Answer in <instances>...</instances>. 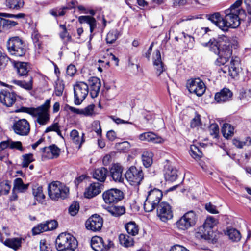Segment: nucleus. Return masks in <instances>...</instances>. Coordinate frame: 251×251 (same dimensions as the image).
Returning a JSON list of instances; mask_svg holds the SVG:
<instances>
[{
  "instance_id": "nucleus-15",
  "label": "nucleus",
  "mask_w": 251,
  "mask_h": 251,
  "mask_svg": "<svg viewBox=\"0 0 251 251\" xmlns=\"http://www.w3.org/2000/svg\"><path fill=\"white\" fill-rule=\"evenodd\" d=\"M240 58L238 57H232L230 61V66L227 67L224 66L221 70L224 73H226L227 71L229 75L233 78H235L238 75L239 73L241 70L240 67Z\"/></svg>"
},
{
  "instance_id": "nucleus-24",
  "label": "nucleus",
  "mask_w": 251,
  "mask_h": 251,
  "mask_svg": "<svg viewBox=\"0 0 251 251\" xmlns=\"http://www.w3.org/2000/svg\"><path fill=\"white\" fill-rule=\"evenodd\" d=\"M232 95V92L229 89L224 88L219 92L216 93L215 100L218 103H223L230 100Z\"/></svg>"
},
{
  "instance_id": "nucleus-2",
  "label": "nucleus",
  "mask_w": 251,
  "mask_h": 251,
  "mask_svg": "<svg viewBox=\"0 0 251 251\" xmlns=\"http://www.w3.org/2000/svg\"><path fill=\"white\" fill-rule=\"evenodd\" d=\"M50 107V100L47 99L44 104L36 107H22L19 111L25 112L36 118L35 122L40 126L47 125L50 120L49 110Z\"/></svg>"
},
{
  "instance_id": "nucleus-61",
  "label": "nucleus",
  "mask_w": 251,
  "mask_h": 251,
  "mask_svg": "<svg viewBox=\"0 0 251 251\" xmlns=\"http://www.w3.org/2000/svg\"><path fill=\"white\" fill-rule=\"evenodd\" d=\"M45 226H46L47 230H52L56 228L57 226V222L55 220H51L50 221H48L46 223H45Z\"/></svg>"
},
{
  "instance_id": "nucleus-3",
  "label": "nucleus",
  "mask_w": 251,
  "mask_h": 251,
  "mask_svg": "<svg viewBox=\"0 0 251 251\" xmlns=\"http://www.w3.org/2000/svg\"><path fill=\"white\" fill-rule=\"evenodd\" d=\"M219 47L221 50L220 57H218L215 63L217 65H224L227 62L232 54L230 48V40L227 36L222 35L217 38Z\"/></svg>"
},
{
  "instance_id": "nucleus-23",
  "label": "nucleus",
  "mask_w": 251,
  "mask_h": 251,
  "mask_svg": "<svg viewBox=\"0 0 251 251\" xmlns=\"http://www.w3.org/2000/svg\"><path fill=\"white\" fill-rule=\"evenodd\" d=\"M139 139L142 141L153 143H162L164 139L152 132H147L139 135Z\"/></svg>"
},
{
  "instance_id": "nucleus-34",
  "label": "nucleus",
  "mask_w": 251,
  "mask_h": 251,
  "mask_svg": "<svg viewBox=\"0 0 251 251\" xmlns=\"http://www.w3.org/2000/svg\"><path fill=\"white\" fill-rule=\"evenodd\" d=\"M22 238H13L6 239L4 242V244L16 251L21 246Z\"/></svg>"
},
{
  "instance_id": "nucleus-58",
  "label": "nucleus",
  "mask_w": 251,
  "mask_h": 251,
  "mask_svg": "<svg viewBox=\"0 0 251 251\" xmlns=\"http://www.w3.org/2000/svg\"><path fill=\"white\" fill-rule=\"evenodd\" d=\"M92 130L94 131L98 136L101 135V128L100 123L99 121H95L92 124Z\"/></svg>"
},
{
  "instance_id": "nucleus-64",
  "label": "nucleus",
  "mask_w": 251,
  "mask_h": 251,
  "mask_svg": "<svg viewBox=\"0 0 251 251\" xmlns=\"http://www.w3.org/2000/svg\"><path fill=\"white\" fill-rule=\"evenodd\" d=\"M201 123L200 115L197 114L191 122V126L195 127L199 126Z\"/></svg>"
},
{
  "instance_id": "nucleus-14",
  "label": "nucleus",
  "mask_w": 251,
  "mask_h": 251,
  "mask_svg": "<svg viewBox=\"0 0 251 251\" xmlns=\"http://www.w3.org/2000/svg\"><path fill=\"white\" fill-rule=\"evenodd\" d=\"M157 214L160 219L163 222H166L173 217L171 206L165 202H160L158 205Z\"/></svg>"
},
{
  "instance_id": "nucleus-6",
  "label": "nucleus",
  "mask_w": 251,
  "mask_h": 251,
  "mask_svg": "<svg viewBox=\"0 0 251 251\" xmlns=\"http://www.w3.org/2000/svg\"><path fill=\"white\" fill-rule=\"evenodd\" d=\"M69 192L68 188L58 181L53 182L48 186V195L52 200H58L59 198L64 199Z\"/></svg>"
},
{
  "instance_id": "nucleus-45",
  "label": "nucleus",
  "mask_w": 251,
  "mask_h": 251,
  "mask_svg": "<svg viewBox=\"0 0 251 251\" xmlns=\"http://www.w3.org/2000/svg\"><path fill=\"white\" fill-rule=\"evenodd\" d=\"M17 24L16 22L2 18H0V32L5 28L13 26Z\"/></svg>"
},
{
  "instance_id": "nucleus-47",
  "label": "nucleus",
  "mask_w": 251,
  "mask_h": 251,
  "mask_svg": "<svg viewBox=\"0 0 251 251\" xmlns=\"http://www.w3.org/2000/svg\"><path fill=\"white\" fill-rule=\"evenodd\" d=\"M22 162L21 165L23 168H27L29 164L34 160L32 153L25 154L22 156Z\"/></svg>"
},
{
  "instance_id": "nucleus-33",
  "label": "nucleus",
  "mask_w": 251,
  "mask_h": 251,
  "mask_svg": "<svg viewBox=\"0 0 251 251\" xmlns=\"http://www.w3.org/2000/svg\"><path fill=\"white\" fill-rule=\"evenodd\" d=\"M193 17V16H190L187 19H182L178 20L174 24V25L171 27L170 32L173 31V28L176 27V26H179L183 30L186 31H189L191 29H192L191 25L190 24L185 22L192 19Z\"/></svg>"
},
{
  "instance_id": "nucleus-60",
  "label": "nucleus",
  "mask_w": 251,
  "mask_h": 251,
  "mask_svg": "<svg viewBox=\"0 0 251 251\" xmlns=\"http://www.w3.org/2000/svg\"><path fill=\"white\" fill-rule=\"evenodd\" d=\"M68 8L67 7H63L62 10H57V9H52L50 11V13L54 17L58 16H63L65 14V10Z\"/></svg>"
},
{
  "instance_id": "nucleus-26",
  "label": "nucleus",
  "mask_w": 251,
  "mask_h": 251,
  "mask_svg": "<svg viewBox=\"0 0 251 251\" xmlns=\"http://www.w3.org/2000/svg\"><path fill=\"white\" fill-rule=\"evenodd\" d=\"M207 19L214 24L222 30L225 31L224 17H222L219 12H215L207 16Z\"/></svg>"
},
{
  "instance_id": "nucleus-46",
  "label": "nucleus",
  "mask_w": 251,
  "mask_h": 251,
  "mask_svg": "<svg viewBox=\"0 0 251 251\" xmlns=\"http://www.w3.org/2000/svg\"><path fill=\"white\" fill-rule=\"evenodd\" d=\"M109 212L113 216L119 217L124 214L126 211L123 206H112L109 208Z\"/></svg>"
},
{
  "instance_id": "nucleus-38",
  "label": "nucleus",
  "mask_w": 251,
  "mask_h": 251,
  "mask_svg": "<svg viewBox=\"0 0 251 251\" xmlns=\"http://www.w3.org/2000/svg\"><path fill=\"white\" fill-rule=\"evenodd\" d=\"M119 239L120 244L125 247H131L134 245L133 238L126 234H120Z\"/></svg>"
},
{
  "instance_id": "nucleus-44",
  "label": "nucleus",
  "mask_w": 251,
  "mask_h": 251,
  "mask_svg": "<svg viewBox=\"0 0 251 251\" xmlns=\"http://www.w3.org/2000/svg\"><path fill=\"white\" fill-rule=\"evenodd\" d=\"M59 27L62 30L59 33L60 38L66 42H71L72 41V37L68 32L66 25H60Z\"/></svg>"
},
{
  "instance_id": "nucleus-11",
  "label": "nucleus",
  "mask_w": 251,
  "mask_h": 251,
  "mask_svg": "<svg viewBox=\"0 0 251 251\" xmlns=\"http://www.w3.org/2000/svg\"><path fill=\"white\" fill-rule=\"evenodd\" d=\"M186 87L190 93H194L199 97L204 93L206 89L203 82L199 78L188 80Z\"/></svg>"
},
{
  "instance_id": "nucleus-53",
  "label": "nucleus",
  "mask_w": 251,
  "mask_h": 251,
  "mask_svg": "<svg viewBox=\"0 0 251 251\" xmlns=\"http://www.w3.org/2000/svg\"><path fill=\"white\" fill-rule=\"evenodd\" d=\"M10 188V185L8 183L4 182L0 183V196L8 194Z\"/></svg>"
},
{
  "instance_id": "nucleus-22",
  "label": "nucleus",
  "mask_w": 251,
  "mask_h": 251,
  "mask_svg": "<svg viewBox=\"0 0 251 251\" xmlns=\"http://www.w3.org/2000/svg\"><path fill=\"white\" fill-rule=\"evenodd\" d=\"M88 85L91 97L93 98L97 97L101 87L100 80L97 77H91L88 80Z\"/></svg>"
},
{
  "instance_id": "nucleus-41",
  "label": "nucleus",
  "mask_w": 251,
  "mask_h": 251,
  "mask_svg": "<svg viewBox=\"0 0 251 251\" xmlns=\"http://www.w3.org/2000/svg\"><path fill=\"white\" fill-rule=\"evenodd\" d=\"M13 82L27 90H30L32 89V77L30 76L28 77V81L27 82L14 80L13 81Z\"/></svg>"
},
{
  "instance_id": "nucleus-1",
  "label": "nucleus",
  "mask_w": 251,
  "mask_h": 251,
  "mask_svg": "<svg viewBox=\"0 0 251 251\" xmlns=\"http://www.w3.org/2000/svg\"><path fill=\"white\" fill-rule=\"evenodd\" d=\"M242 0H237L230 7L224 12L225 31H227L229 28H235L240 25V19L245 15V11L241 6Z\"/></svg>"
},
{
  "instance_id": "nucleus-8",
  "label": "nucleus",
  "mask_w": 251,
  "mask_h": 251,
  "mask_svg": "<svg viewBox=\"0 0 251 251\" xmlns=\"http://www.w3.org/2000/svg\"><path fill=\"white\" fill-rule=\"evenodd\" d=\"M197 220V216L193 211L186 212L176 222L177 227L181 230H185L194 226Z\"/></svg>"
},
{
  "instance_id": "nucleus-13",
  "label": "nucleus",
  "mask_w": 251,
  "mask_h": 251,
  "mask_svg": "<svg viewBox=\"0 0 251 251\" xmlns=\"http://www.w3.org/2000/svg\"><path fill=\"white\" fill-rule=\"evenodd\" d=\"M12 129L16 134L20 136H27L30 132V124L25 119H20L14 122Z\"/></svg>"
},
{
  "instance_id": "nucleus-30",
  "label": "nucleus",
  "mask_w": 251,
  "mask_h": 251,
  "mask_svg": "<svg viewBox=\"0 0 251 251\" xmlns=\"http://www.w3.org/2000/svg\"><path fill=\"white\" fill-rule=\"evenodd\" d=\"M108 174L107 168L100 167L94 170L93 173V178L97 180L103 182L105 181Z\"/></svg>"
},
{
  "instance_id": "nucleus-51",
  "label": "nucleus",
  "mask_w": 251,
  "mask_h": 251,
  "mask_svg": "<svg viewBox=\"0 0 251 251\" xmlns=\"http://www.w3.org/2000/svg\"><path fill=\"white\" fill-rule=\"evenodd\" d=\"M217 220L213 217L210 216L207 218L203 224L207 227V228L209 229L210 230H212V228L217 224Z\"/></svg>"
},
{
  "instance_id": "nucleus-54",
  "label": "nucleus",
  "mask_w": 251,
  "mask_h": 251,
  "mask_svg": "<svg viewBox=\"0 0 251 251\" xmlns=\"http://www.w3.org/2000/svg\"><path fill=\"white\" fill-rule=\"evenodd\" d=\"M182 34L184 37V42L187 44L188 48H192L194 42V37L185 33L184 31L182 32Z\"/></svg>"
},
{
  "instance_id": "nucleus-19",
  "label": "nucleus",
  "mask_w": 251,
  "mask_h": 251,
  "mask_svg": "<svg viewBox=\"0 0 251 251\" xmlns=\"http://www.w3.org/2000/svg\"><path fill=\"white\" fill-rule=\"evenodd\" d=\"M42 158L50 159L58 157L60 154V150L56 145H52L42 148Z\"/></svg>"
},
{
  "instance_id": "nucleus-48",
  "label": "nucleus",
  "mask_w": 251,
  "mask_h": 251,
  "mask_svg": "<svg viewBox=\"0 0 251 251\" xmlns=\"http://www.w3.org/2000/svg\"><path fill=\"white\" fill-rule=\"evenodd\" d=\"M119 35L117 30H112L109 32L106 36V41L108 44H112L118 38Z\"/></svg>"
},
{
  "instance_id": "nucleus-49",
  "label": "nucleus",
  "mask_w": 251,
  "mask_h": 251,
  "mask_svg": "<svg viewBox=\"0 0 251 251\" xmlns=\"http://www.w3.org/2000/svg\"><path fill=\"white\" fill-rule=\"evenodd\" d=\"M191 155L194 158H200L202 157L203 153L201 150L195 145L190 146Z\"/></svg>"
},
{
  "instance_id": "nucleus-39",
  "label": "nucleus",
  "mask_w": 251,
  "mask_h": 251,
  "mask_svg": "<svg viewBox=\"0 0 251 251\" xmlns=\"http://www.w3.org/2000/svg\"><path fill=\"white\" fill-rule=\"evenodd\" d=\"M205 46L208 47L210 49V50L215 54H217L219 56L218 57H220V52L221 51V50L219 47V44L218 42L217 39H211L209 40L208 43H205Z\"/></svg>"
},
{
  "instance_id": "nucleus-17",
  "label": "nucleus",
  "mask_w": 251,
  "mask_h": 251,
  "mask_svg": "<svg viewBox=\"0 0 251 251\" xmlns=\"http://www.w3.org/2000/svg\"><path fill=\"white\" fill-rule=\"evenodd\" d=\"M124 168L120 163H113L109 169V173L112 180L115 182L122 183L124 177L123 175Z\"/></svg>"
},
{
  "instance_id": "nucleus-20",
  "label": "nucleus",
  "mask_w": 251,
  "mask_h": 251,
  "mask_svg": "<svg viewBox=\"0 0 251 251\" xmlns=\"http://www.w3.org/2000/svg\"><path fill=\"white\" fill-rule=\"evenodd\" d=\"M153 66L155 69L156 70V74L157 76L161 77V75L162 74L163 75H166L164 73L165 69L164 64L161 60V56L160 51L158 50H156L155 54L153 57ZM165 78H163L162 79H164Z\"/></svg>"
},
{
  "instance_id": "nucleus-55",
  "label": "nucleus",
  "mask_w": 251,
  "mask_h": 251,
  "mask_svg": "<svg viewBox=\"0 0 251 251\" xmlns=\"http://www.w3.org/2000/svg\"><path fill=\"white\" fill-rule=\"evenodd\" d=\"M79 209V204L76 202H73L69 208V212L72 216L75 215Z\"/></svg>"
},
{
  "instance_id": "nucleus-10",
  "label": "nucleus",
  "mask_w": 251,
  "mask_h": 251,
  "mask_svg": "<svg viewBox=\"0 0 251 251\" xmlns=\"http://www.w3.org/2000/svg\"><path fill=\"white\" fill-rule=\"evenodd\" d=\"M88 92V85L83 82H79L74 85L75 104L80 105L87 97Z\"/></svg>"
},
{
  "instance_id": "nucleus-42",
  "label": "nucleus",
  "mask_w": 251,
  "mask_h": 251,
  "mask_svg": "<svg viewBox=\"0 0 251 251\" xmlns=\"http://www.w3.org/2000/svg\"><path fill=\"white\" fill-rule=\"evenodd\" d=\"M222 133L224 137L228 138L234 134V128L229 124H224L222 126Z\"/></svg>"
},
{
  "instance_id": "nucleus-50",
  "label": "nucleus",
  "mask_w": 251,
  "mask_h": 251,
  "mask_svg": "<svg viewBox=\"0 0 251 251\" xmlns=\"http://www.w3.org/2000/svg\"><path fill=\"white\" fill-rule=\"evenodd\" d=\"M9 149L13 150L16 149L23 152L24 151V148L22 146V142L20 141H13L11 139L10 140V147Z\"/></svg>"
},
{
  "instance_id": "nucleus-59",
  "label": "nucleus",
  "mask_w": 251,
  "mask_h": 251,
  "mask_svg": "<svg viewBox=\"0 0 251 251\" xmlns=\"http://www.w3.org/2000/svg\"><path fill=\"white\" fill-rule=\"evenodd\" d=\"M64 89V85L61 82H58L56 83L55 86V94L57 96H60L62 95Z\"/></svg>"
},
{
  "instance_id": "nucleus-35",
  "label": "nucleus",
  "mask_w": 251,
  "mask_h": 251,
  "mask_svg": "<svg viewBox=\"0 0 251 251\" xmlns=\"http://www.w3.org/2000/svg\"><path fill=\"white\" fill-rule=\"evenodd\" d=\"M32 194L36 200L39 202H43L45 198V196L43 192L42 186L35 185L32 188Z\"/></svg>"
},
{
  "instance_id": "nucleus-12",
  "label": "nucleus",
  "mask_w": 251,
  "mask_h": 251,
  "mask_svg": "<svg viewBox=\"0 0 251 251\" xmlns=\"http://www.w3.org/2000/svg\"><path fill=\"white\" fill-rule=\"evenodd\" d=\"M102 197L105 203L114 204L117 203L124 198V194L119 189L112 188L104 192Z\"/></svg>"
},
{
  "instance_id": "nucleus-40",
  "label": "nucleus",
  "mask_w": 251,
  "mask_h": 251,
  "mask_svg": "<svg viewBox=\"0 0 251 251\" xmlns=\"http://www.w3.org/2000/svg\"><path fill=\"white\" fill-rule=\"evenodd\" d=\"M153 154L151 152L145 151L143 152L142 155V162L143 165L146 168L151 166L152 163Z\"/></svg>"
},
{
  "instance_id": "nucleus-52",
  "label": "nucleus",
  "mask_w": 251,
  "mask_h": 251,
  "mask_svg": "<svg viewBox=\"0 0 251 251\" xmlns=\"http://www.w3.org/2000/svg\"><path fill=\"white\" fill-rule=\"evenodd\" d=\"M28 185H25L21 178H17L14 181V187L22 191L27 189Z\"/></svg>"
},
{
  "instance_id": "nucleus-37",
  "label": "nucleus",
  "mask_w": 251,
  "mask_h": 251,
  "mask_svg": "<svg viewBox=\"0 0 251 251\" xmlns=\"http://www.w3.org/2000/svg\"><path fill=\"white\" fill-rule=\"evenodd\" d=\"M127 232L130 235L134 236L139 233V226L135 222L130 221L125 226Z\"/></svg>"
},
{
  "instance_id": "nucleus-7",
  "label": "nucleus",
  "mask_w": 251,
  "mask_h": 251,
  "mask_svg": "<svg viewBox=\"0 0 251 251\" xmlns=\"http://www.w3.org/2000/svg\"><path fill=\"white\" fill-rule=\"evenodd\" d=\"M7 49L11 55L23 56L26 52L25 45L19 37H13L7 42Z\"/></svg>"
},
{
  "instance_id": "nucleus-4",
  "label": "nucleus",
  "mask_w": 251,
  "mask_h": 251,
  "mask_svg": "<svg viewBox=\"0 0 251 251\" xmlns=\"http://www.w3.org/2000/svg\"><path fill=\"white\" fill-rule=\"evenodd\" d=\"M56 246L58 251L69 249H76L77 241L70 234L62 233L59 235L56 240Z\"/></svg>"
},
{
  "instance_id": "nucleus-5",
  "label": "nucleus",
  "mask_w": 251,
  "mask_h": 251,
  "mask_svg": "<svg viewBox=\"0 0 251 251\" xmlns=\"http://www.w3.org/2000/svg\"><path fill=\"white\" fill-rule=\"evenodd\" d=\"M162 196V192L159 189L155 188L149 191L144 204L145 211L148 212L152 211L160 204Z\"/></svg>"
},
{
  "instance_id": "nucleus-29",
  "label": "nucleus",
  "mask_w": 251,
  "mask_h": 251,
  "mask_svg": "<svg viewBox=\"0 0 251 251\" xmlns=\"http://www.w3.org/2000/svg\"><path fill=\"white\" fill-rule=\"evenodd\" d=\"M78 21L80 24H87L89 25L91 33L96 28V20L91 16H80L78 17Z\"/></svg>"
},
{
  "instance_id": "nucleus-25",
  "label": "nucleus",
  "mask_w": 251,
  "mask_h": 251,
  "mask_svg": "<svg viewBox=\"0 0 251 251\" xmlns=\"http://www.w3.org/2000/svg\"><path fill=\"white\" fill-rule=\"evenodd\" d=\"M13 64L19 76H27L28 77L27 74L30 69L28 63L14 61Z\"/></svg>"
},
{
  "instance_id": "nucleus-18",
  "label": "nucleus",
  "mask_w": 251,
  "mask_h": 251,
  "mask_svg": "<svg viewBox=\"0 0 251 251\" xmlns=\"http://www.w3.org/2000/svg\"><path fill=\"white\" fill-rule=\"evenodd\" d=\"M16 100V95L14 92L6 90H2L0 92V101L6 106H11Z\"/></svg>"
},
{
  "instance_id": "nucleus-63",
  "label": "nucleus",
  "mask_w": 251,
  "mask_h": 251,
  "mask_svg": "<svg viewBox=\"0 0 251 251\" xmlns=\"http://www.w3.org/2000/svg\"><path fill=\"white\" fill-rule=\"evenodd\" d=\"M205 209L212 214H217L219 213L218 211L216 209V206L213 205L211 203L206 204Z\"/></svg>"
},
{
  "instance_id": "nucleus-62",
  "label": "nucleus",
  "mask_w": 251,
  "mask_h": 251,
  "mask_svg": "<svg viewBox=\"0 0 251 251\" xmlns=\"http://www.w3.org/2000/svg\"><path fill=\"white\" fill-rule=\"evenodd\" d=\"M9 58L0 51V69L1 67L5 66L8 61Z\"/></svg>"
},
{
  "instance_id": "nucleus-28",
  "label": "nucleus",
  "mask_w": 251,
  "mask_h": 251,
  "mask_svg": "<svg viewBox=\"0 0 251 251\" xmlns=\"http://www.w3.org/2000/svg\"><path fill=\"white\" fill-rule=\"evenodd\" d=\"M91 246L95 251H104L106 249L102 238L99 236H94L92 238Z\"/></svg>"
},
{
  "instance_id": "nucleus-32",
  "label": "nucleus",
  "mask_w": 251,
  "mask_h": 251,
  "mask_svg": "<svg viewBox=\"0 0 251 251\" xmlns=\"http://www.w3.org/2000/svg\"><path fill=\"white\" fill-rule=\"evenodd\" d=\"M176 169L171 166H166L164 170V177L166 180L170 181H175L177 177Z\"/></svg>"
},
{
  "instance_id": "nucleus-36",
  "label": "nucleus",
  "mask_w": 251,
  "mask_h": 251,
  "mask_svg": "<svg viewBox=\"0 0 251 251\" xmlns=\"http://www.w3.org/2000/svg\"><path fill=\"white\" fill-rule=\"evenodd\" d=\"M6 6L10 9L18 10L23 8L24 0H6Z\"/></svg>"
},
{
  "instance_id": "nucleus-9",
  "label": "nucleus",
  "mask_w": 251,
  "mask_h": 251,
  "mask_svg": "<svg viewBox=\"0 0 251 251\" xmlns=\"http://www.w3.org/2000/svg\"><path fill=\"white\" fill-rule=\"evenodd\" d=\"M125 177L131 185L137 186L143 180L144 174L141 169L131 166L126 172Z\"/></svg>"
},
{
  "instance_id": "nucleus-56",
  "label": "nucleus",
  "mask_w": 251,
  "mask_h": 251,
  "mask_svg": "<svg viewBox=\"0 0 251 251\" xmlns=\"http://www.w3.org/2000/svg\"><path fill=\"white\" fill-rule=\"evenodd\" d=\"M46 226L44 224H40L37 226L34 227L32 229V233L33 235H37L40 233L47 231Z\"/></svg>"
},
{
  "instance_id": "nucleus-43",
  "label": "nucleus",
  "mask_w": 251,
  "mask_h": 251,
  "mask_svg": "<svg viewBox=\"0 0 251 251\" xmlns=\"http://www.w3.org/2000/svg\"><path fill=\"white\" fill-rule=\"evenodd\" d=\"M227 234L229 238L234 242L240 241L241 238L240 232L235 228H230L228 229Z\"/></svg>"
},
{
  "instance_id": "nucleus-21",
  "label": "nucleus",
  "mask_w": 251,
  "mask_h": 251,
  "mask_svg": "<svg viewBox=\"0 0 251 251\" xmlns=\"http://www.w3.org/2000/svg\"><path fill=\"white\" fill-rule=\"evenodd\" d=\"M103 185L98 182L91 183L85 189L84 197L88 199L93 198L99 194L102 189Z\"/></svg>"
},
{
  "instance_id": "nucleus-31",
  "label": "nucleus",
  "mask_w": 251,
  "mask_h": 251,
  "mask_svg": "<svg viewBox=\"0 0 251 251\" xmlns=\"http://www.w3.org/2000/svg\"><path fill=\"white\" fill-rule=\"evenodd\" d=\"M212 232V230L207 228L203 224L198 228L196 233V237L198 238L209 239L211 236Z\"/></svg>"
},
{
  "instance_id": "nucleus-16",
  "label": "nucleus",
  "mask_w": 251,
  "mask_h": 251,
  "mask_svg": "<svg viewBox=\"0 0 251 251\" xmlns=\"http://www.w3.org/2000/svg\"><path fill=\"white\" fill-rule=\"evenodd\" d=\"M103 219L99 215L95 214L91 216L86 222L87 229L93 231H100L103 225Z\"/></svg>"
},
{
  "instance_id": "nucleus-57",
  "label": "nucleus",
  "mask_w": 251,
  "mask_h": 251,
  "mask_svg": "<svg viewBox=\"0 0 251 251\" xmlns=\"http://www.w3.org/2000/svg\"><path fill=\"white\" fill-rule=\"evenodd\" d=\"M95 105L90 104L84 109H81V114L85 116H91L94 113Z\"/></svg>"
},
{
  "instance_id": "nucleus-27",
  "label": "nucleus",
  "mask_w": 251,
  "mask_h": 251,
  "mask_svg": "<svg viewBox=\"0 0 251 251\" xmlns=\"http://www.w3.org/2000/svg\"><path fill=\"white\" fill-rule=\"evenodd\" d=\"M70 136L72 141L75 144L77 145L79 149L80 148L82 144L85 142L84 134L82 133L80 135L78 131L75 129L71 131Z\"/></svg>"
}]
</instances>
